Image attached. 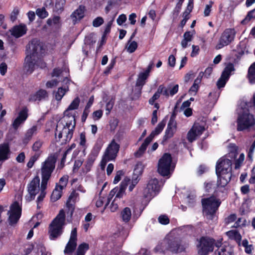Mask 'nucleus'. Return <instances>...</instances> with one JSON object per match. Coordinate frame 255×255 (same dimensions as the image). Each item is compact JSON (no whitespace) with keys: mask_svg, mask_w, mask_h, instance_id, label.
Instances as JSON below:
<instances>
[{"mask_svg":"<svg viewBox=\"0 0 255 255\" xmlns=\"http://www.w3.org/2000/svg\"><path fill=\"white\" fill-rule=\"evenodd\" d=\"M160 189L161 186L158 180L152 178L148 181L146 187L144 189V196L147 198L151 199L158 193Z\"/></svg>","mask_w":255,"mask_h":255,"instance_id":"obj_13","label":"nucleus"},{"mask_svg":"<svg viewBox=\"0 0 255 255\" xmlns=\"http://www.w3.org/2000/svg\"><path fill=\"white\" fill-rule=\"evenodd\" d=\"M75 124V120L73 117L63 116L57 122L55 132L56 141L60 144L69 141L73 136Z\"/></svg>","mask_w":255,"mask_h":255,"instance_id":"obj_1","label":"nucleus"},{"mask_svg":"<svg viewBox=\"0 0 255 255\" xmlns=\"http://www.w3.org/2000/svg\"><path fill=\"white\" fill-rule=\"evenodd\" d=\"M43 142L42 140L37 139L34 142L32 145V150L34 151L38 152L37 153L40 154V149L43 145Z\"/></svg>","mask_w":255,"mask_h":255,"instance_id":"obj_49","label":"nucleus"},{"mask_svg":"<svg viewBox=\"0 0 255 255\" xmlns=\"http://www.w3.org/2000/svg\"><path fill=\"white\" fill-rule=\"evenodd\" d=\"M253 18H255V8L248 12L245 18L242 20L241 23L246 24Z\"/></svg>","mask_w":255,"mask_h":255,"instance_id":"obj_45","label":"nucleus"},{"mask_svg":"<svg viewBox=\"0 0 255 255\" xmlns=\"http://www.w3.org/2000/svg\"><path fill=\"white\" fill-rule=\"evenodd\" d=\"M26 31L27 27L24 24L14 26L10 30L11 35L16 38L22 36L26 33Z\"/></svg>","mask_w":255,"mask_h":255,"instance_id":"obj_22","label":"nucleus"},{"mask_svg":"<svg viewBox=\"0 0 255 255\" xmlns=\"http://www.w3.org/2000/svg\"><path fill=\"white\" fill-rule=\"evenodd\" d=\"M202 78L200 76H198L194 82L193 85L190 89V92H194L195 94L198 90L199 88V84L201 82Z\"/></svg>","mask_w":255,"mask_h":255,"instance_id":"obj_43","label":"nucleus"},{"mask_svg":"<svg viewBox=\"0 0 255 255\" xmlns=\"http://www.w3.org/2000/svg\"><path fill=\"white\" fill-rule=\"evenodd\" d=\"M78 195V193L77 192H73L69 197L68 200L67 202V205L68 206H69L70 205L72 206V203L74 202L76 200Z\"/></svg>","mask_w":255,"mask_h":255,"instance_id":"obj_52","label":"nucleus"},{"mask_svg":"<svg viewBox=\"0 0 255 255\" xmlns=\"http://www.w3.org/2000/svg\"><path fill=\"white\" fill-rule=\"evenodd\" d=\"M121 217L125 223H128L131 217V211L129 208L125 207L121 212Z\"/></svg>","mask_w":255,"mask_h":255,"instance_id":"obj_32","label":"nucleus"},{"mask_svg":"<svg viewBox=\"0 0 255 255\" xmlns=\"http://www.w3.org/2000/svg\"><path fill=\"white\" fill-rule=\"evenodd\" d=\"M142 170L143 169L141 165L137 164L135 166L133 171V176L131 180H130V181L128 183V185L129 184L128 187V190L129 191H131L138 182L139 175L142 173Z\"/></svg>","mask_w":255,"mask_h":255,"instance_id":"obj_17","label":"nucleus"},{"mask_svg":"<svg viewBox=\"0 0 255 255\" xmlns=\"http://www.w3.org/2000/svg\"><path fill=\"white\" fill-rule=\"evenodd\" d=\"M40 179L36 176L33 179L27 186L28 194L25 196V200L30 202L35 198V195L40 191Z\"/></svg>","mask_w":255,"mask_h":255,"instance_id":"obj_14","label":"nucleus"},{"mask_svg":"<svg viewBox=\"0 0 255 255\" xmlns=\"http://www.w3.org/2000/svg\"><path fill=\"white\" fill-rule=\"evenodd\" d=\"M119 148L120 145L116 142L115 139H113L106 149L102 156L100 163L101 168L102 170L105 169L108 162L114 160L116 159Z\"/></svg>","mask_w":255,"mask_h":255,"instance_id":"obj_8","label":"nucleus"},{"mask_svg":"<svg viewBox=\"0 0 255 255\" xmlns=\"http://www.w3.org/2000/svg\"><path fill=\"white\" fill-rule=\"evenodd\" d=\"M255 124V120L253 116L248 110H243V112L239 115L237 120V129L242 131L248 129Z\"/></svg>","mask_w":255,"mask_h":255,"instance_id":"obj_10","label":"nucleus"},{"mask_svg":"<svg viewBox=\"0 0 255 255\" xmlns=\"http://www.w3.org/2000/svg\"><path fill=\"white\" fill-rule=\"evenodd\" d=\"M79 144L84 148L86 147V139L85 132H81L79 137Z\"/></svg>","mask_w":255,"mask_h":255,"instance_id":"obj_58","label":"nucleus"},{"mask_svg":"<svg viewBox=\"0 0 255 255\" xmlns=\"http://www.w3.org/2000/svg\"><path fill=\"white\" fill-rule=\"evenodd\" d=\"M246 221L245 219L243 218H239L238 219L237 221L235 223L233 227L234 228H239L242 226H245L246 225Z\"/></svg>","mask_w":255,"mask_h":255,"instance_id":"obj_60","label":"nucleus"},{"mask_svg":"<svg viewBox=\"0 0 255 255\" xmlns=\"http://www.w3.org/2000/svg\"><path fill=\"white\" fill-rule=\"evenodd\" d=\"M68 90V87H61L58 88L57 91L55 93V99L57 101H60Z\"/></svg>","mask_w":255,"mask_h":255,"instance_id":"obj_42","label":"nucleus"},{"mask_svg":"<svg viewBox=\"0 0 255 255\" xmlns=\"http://www.w3.org/2000/svg\"><path fill=\"white\" fill-rule=\"evenodd\" d=\"M137 43L135 41L129 40L126 48L128 52L131 53L137 49Z\"/></svg>","mask_w":255,"mask_h":255,"instance_id":"obj_41","label":"nucleus"},{"mask_svg":"<svg viewBox=\"0 0 255 255\" xmlns=\"http://www.w3.org/2000/svg\"><path fill=\"white\" fill-rule=\"evenodd\" d=\"M226 234L230 239L236 241L239 246L241 245L242 236L237 231H229L226 233Z\"/></svg>","mask_w":255,"mask_h":255,"instance_id":"obj_30","label":"nucleus"},{"mask_svg":"<svg viewBox=\"0 0 255 255\" xmlns=\"http://www.w3.org/2000/svg\"><path fill=\"white\" fill-rule=\"evenodd\" d=\"M158 220L162 225H167L169 223V219L166 215H160L158 217Z\"/></svg>","mask_w":255,"mask_h":255,"instance_id":"obj_61","label":"nucleus"},{"mask_svg":"<svg viewBox=\"0 0 255 255\" xmlns=\"http://www.w3.org/2000/svg\"><path fill=\"white\" fill-rule=\"evenodd\" d=\"M36 13L41 18H46L48 15V12L43 7L38 8L36 11Z\"/></svg>","mask_w":255,"mask_h":255,"instance_id":"obj_51","label":"nucleus"},{"mask_svg":"<svg viewBox=\"0 0 255 255\" xmlns=\"http://www.w3.org/2000/svg\"><path fill=\"white\" fill-rule=\"evenodd\" d=\"M62 190V189L56 186L51 196V199L52 201L55 202L60 198Z\"/></svg>","mask_w":255,"mask_h":255,"instance_id":"obj_38","label":"nucleus"},{"mask_svg":"<svg viewBox=\"0 0 255 255\" xmlns=\"http://www.w3.org/2000/svg\"><path fill=\"white\" fill-rule=\"evenodd\" d=\"M236 31L233 28H227L222 33L215 48L219 50L229 45L234 39Z\"/></svg>","mask_w":255,"mask_h":255,"instance_id":"obj_12","label":"nucleus"},{"mask_svg":"<svg viewBox=\"0 0 255 255\" xmlns=\"http://www.w3.org/2000/svg\"><path fill=\"white\" fill-rule=\"evenodd\" d=\"M221 242L216 241L209 237H202L198 240L197 245L198 254L199 255H208L210 253L213 251L214 246L219 247Z\"/></svg>","mask_w":255,"mask_h":255,"instance_id":"obj_6","label":"nucleus"},{"mask_svg":"<svg viewBox=\"0 0 255 255\" xmlns=\"http://www.w3.org/2000/svg\"><path fill=\"white\" fill-rule=\"evenodd\" d=\"M241 245L245 248V251L248 254H251L254 248L252 245H249V242L247 239L243 241Z\"/></svg>","mask_w":255,"mask_h":255,"instance_id":"obj_46","label":"nucleus"},{"mask_svg":"<svg viewBox=\"0 0 255 255\" xmlns=\"http://www.w3.org/2000/svg\"><path fill=\"white\" fill-rule=\"evenodd\" d=\"M46 187H47V184H45V186L44 187L42 186V183H41L40 194L37 198V202H41V201H42V200L44 198L45 194H46L45 190L46 189Z\"/></svg>","mask_w":255,"mask_h":255,"instance_id":"obj_56","label":"nucleus"},{"mask_svg":"<svg viewBox=\"0 0 255 255\" xmlns=\"http://www.w3.org/2000/svg\"><path fill=\"white\" fill-rule=\"evenodd\" d=\"M93 161L92 159H88L85 165V168L83 169V172L84 174H86L91 170V168L93 165Z\"/></svg>","mask_w":255,"mask_h":255,"instance_id":"obj_57","label":"nucleus"},{"mask_svg":"<svg viewBox=\"0 0 255 255\" xmlns=\"http://www.w3.org/2000/svg\"><path fill=\"white\" fill-rule=\"evenodd\" d=\"M65 225V214L64 210H61L49 225L48 233L50 239L54 240L61 236Z\"/></svg>","mask_w":255,"mask_h":255,"instance_id":"obj_4","label":"nucleus"},{"mask_svg":"<svg viewBox=\"0 0 255 255\" xmlns=\"http://www.w3.org/2000/svg\"><path fill=\"white\" fill-rule=\"evenodd\" d=\"M234 71V66L233 64L229 63L225 68L221 75L224 76L227 79H229L231 72Z\"/></svg>","mask_w":255,"mask_h":255,"instance_id":"obj_39","label":"nucleus"},{"mask_svg":"<svg viewBox=\"0 0 255 255\" xmlns=\"http://www.w3.org/2000/svg\"><path fill=\"white\" fill-rule=\"evenodd\" d=\"M245 160V155L244 153H241L238 159L235 161V167L236 169L239 168L242 165Z\"/></svg>","mask_w":255,"mask_h":255,"instance_id":"obj_53","label":"nucleus"},{"mask_svg":"<svg viewBox=\"0 0 255 255\" xmlns=\"http://www.w3.org/2000/svg\"><path fill=\"white\" fill-rule=\"evenodd\" d=\"M27 118V110L26 109H24L21 111L18 117L14 121L12 126L14 129H17L19 126L24 123Z\"/></svg>","mask_w":255,"mask_h":255,"instance_id":"obj_23","label":"nucleus"},{"mask_svg":"<svg viewBox=\"0 0 255 255\" xmlns=\"http://www.w3.org/2000/svg\"><path fill=\"white\" fill-rule=\"evenodd\" d=\"M56 159L53 156H48L47 159L41 163L40 173L41 175L42 186L44 187L47 184L51 174L55 167Z\"/></svg>","mask_w":255,"mask_h":255,"instance_id":"obj_7","label":"nucleus"},{"mask_svg":"<svg viewBox=\"0 0 255 255\" xmlns=\"http://www.w3.org/2000/svg\"><path fill=\"white\" fill-rule=\"evenodd\" d=\"M37 130V126H33L29 128L26 132L23 138V142L25 144L27 143L32 138L33 135L36 134Z\"/></svg>","mask_w":255,"mask_h":255,"instance_id":"obj_29","label":"nucleus"},{"mask_svg":"<svg viewBox=\"0 0 255 255\" xmlns=\"http://www.w3.org/2000/svg\"><path fill=\"white\" fill-rule=\"evenodd\" d=\"M124 174V172L122 170H119L117 172L116 175L114 178L113 183L114 184L118 183L121 179V177Z\"/></svg>","mask_w":255,"mask_h":255,"instance_id":"obj_64","label":"nucleus"},{"mask_svg":"<svg viewBox=\"0 0 255 255\" xmlns=\"http://www.w3.org/2000/svg\"><path fill=\"white\" fill-rule=\"evenodd\" d=\"M216 255H232L231 249L229 247H221L215 252Z\"/></svg>","mask_w":255,"mask_h":255,"instance_id":"obj_40","label":"nucleus"},{"mask_svg":"<svg viewBox=\"0 0 255 255\" xmlns=\"http://www.w3.org/2000/svg\"><path fill=\"white\" fill-rule=\"evenodd\" d=\"M129 181H130L129 178L128 177L125 178L121 182L120 188L116 187L110 191L108 197L107 199V202L105 203L104 210H105L106 207L109 204L110 200L112 199L115 195H116L115 199H116V200L123 196L125 190L128 186V183Z\"/></svg>","mask_w":255,"mask_h":255,"instance_id":"obj_11","label":"nucleus"},{"mask_svg":"<svg viewBox=\"0 0 255 255\" xmlns=\"http://www.w3.org/2000/svg\"><path fill=\"white\" fill-rule=\"evenodd\" d=\"M186 248L187 246L179 239L170 234L155 248L154 250L158 253L169 251L172 254H178L185 251Z\"/></svg>","mask_w":255,"mask_h":255,"instance_id":"obj_2","label":"nucleus"},{"mask_svg":"<svg viewBox=\"0 0 255 255\" xmlns=\"http://www.w3.org/2000/svg\"><path fill=\"white\" fill-rule=\"evenodd\" d=\"M21 213V209L17 202H14L10 207L8 212V222L10 225H14L17 223L19 219Z\"/></svg>","mask_w":255,"mask_h":255,"instance_id":"obj_15","label":"nucleus"},{"mask_svg":"<svg viewBox=\"0 0 255 255\" xmlns=\"http://www.w3.org/2000/svg\"><path fill=\"white\" fill-rule=\"evenodd\" d=\"M151 141L147 137L145 138L144 142L139 147L138 150L135 153V155L136 157H139L143 154L147 148V146L151 142Z\"/></svg>","mask_w":255,"mask_h":255,"instance_id":"obj_35","label":"nucleus"},{"mask_svg":"<svg viewBox=\"0 0 255 255\" xmlns=\"http://www.w3.org/2000/svg\"><path fill=\"white\" fill-rule=\"evenodd\" d=\"M10 155L9 146L7 143L0 144V162L8 159Z\"/></svg>","mask_w":255,"mask_h":255,"instance_id":"obj_25","label":"nucleus"},{"mask_svg":"<svg viewBox=\"0 0 255 255\" xmlns=\"http://www.w3.org/2000/svg\"><path fill=\"white\" fill-rule=\"evenodd\" d=\"M165 126V122L164 121H161L158 124L155 129L153 130L147 137L152 141L155 135H158L162 131Z\"/></svg>","mask_w":255,"mask_h":255,"instance_id":"obj_31","label":"nucleus"},{"mask_svg":"<svg viewBox=\"0 0 255 255\" xmlns=\"http://www.w3.org/2000/svg\"><path fill=\"white\" fill-rule=\"evenodd\" d=\"M89 245L83 243L80 244L77 251V255H84L86 252L89 249Z\"/></svg>","mask_w":255,"mask_h":255,"instance_id":"obj_44","label":"nucleus"},{"mask_svg":"<svg viewBox=\"0 0 255 255\" xmlns=\"http://www.w3.org/2000/svg\"><path fill=\"white\" fill-rule=\"evenodd\" d=\"M52 77H56L57 79H53L51 81H48L46 84L47 88H51L56 86L58 82L63 79L64 76L60 69L55 68L52 73Z\"/></svg>","mask_w":255,"mask_h":255,"instance_id":"obj_18","label":"nucleus"},{"mask_svg":"<svg viewBox=\"0 0 255 255\" xmlns=\"http://www.w3.org/2000/svg\"><path fill=\"white\" fill-rule=\"evenodd\" d=\"M68 181V176L67 175L62 177L59 182V184L56 186L63 189L67 186Z\"/></svg>","mask_w":255,"mask_h":255,"instance_id":"obj_48","label":"nucleus"},{"mask_svg":"<svg viewBox=\"0 0 255 255\" xmlns=\"http://www.w3.org/2000/svg\"><path fill=\"white\" fill-rule=\"evenodd\" d=\"M48 97V94L45 90H39L34 94L31 95L29 98L30 101H39L45 99Z\"/></svg>","mask_w":255,"mask_h":255,"instance_id":"obj_26","label":"nucleus"},{"mask_svg":"<svg viewBox=\"0 0 255 255\" xmlns=\"http://www.w3.org/2000/svg\"><path fill=\"white\" fill-rule=\"evenodd\" d=\"M174 166L172 164V157L170 154L164 153L159 160L158 172L163 176H168L171 171L174 169Z\"/></svg>","mask_w":255,"mask_h":255,"instance_id":"obj_9","label":"nucleus"},{"mask_svg":"<svg viewBox=\"0 0 255 255\" xmlns=\"http://www.w3.org/2000/svg\"><path fill=\"white\" fill-rule=\"evenodd\" d=\"M229 79L221 75L217 82V86L218 89L224 87Z\"/></svg>","mask_w":255,"mask_h":255,"instance_id":"obj_50","label":"nucleus"},{"mask_svg":"<svg viewBox=\"0 0 255 255\" xmlns=\"http://www.w3.org/2000/svg\"><path fill=\"white\" fill-rule=\"evenodd\" d=\"M164 89H163V85H160L156 91V92L153 95V96L149 100V103L150 105H153L155 102V100L158 99L160 95H167V93L165 92V91H163Z\"/></svg>","mask_w":255,"mask_h":255,"instance_id":"obj_34","label":"nucleus"},{"mask_svg":"<svg viewBox=\"0 0 255 255\" xmlns=\"http://www.w3.org/2000/svg\"><path fill=\"white\" fill-rule=\"evenodd\" d=\"M177 130V123L175 120L171 118L168 123L167 128L166 129L164 140H166L171 138Z\"/></svg>","mask_w":255,"mask_h":255,"instance_id":"obj_19","label":"nucleus"},{"mask_svg":"<svg viewBox=\"0 0 255 255\" xmlns=\"http://www.w3.org/2000/svg\"><path fill=\"white\" fill-rule=\"evenodd\" d=\"M246 77L250 84H255V62L249 67Z\"/></svg>","mask_w":255,"mask_h":255,"instance_id":"obj_27","label":"nucleus"},{"mask_svg":"<svg viewBox=\"0 0 255 255\" xmlns=\"http://www.w3.org/2000/svg\"><path fill=\"white\" fill-rule=\"evenodd\" d=\"M193 131L199 137L206 129V124L204 122H195L192 127Z\"/></svg>","mask_w":255,"mask_h":255,"instance_id":"obj_28","label":"nucleus"},{"mask_svg":"<svg viewBox=\"0 0 255 255\" xmlns=\"http://www.w3.org/2000/svg\"><path fill=\"white\" fill-rule=\"evenodd\" d=\"M203 212L207 219L212 220L214 215L221 204V201L214 196L202 200Z\"/></svg>","mask_w":255,"mask_h":255,"instance_id":"obj_5","label":"nucleus"},{"mask_svg":"<svg viewBox=\"0 0 255 255\" xmlns=\"http://www.w3.org/2000/svg\"><path fill=\"white\" fill-rule=\"evenodd\" d=\"M39 156V153H36L34 156H33L29 160V161L28 162L27 164V166L28 167V168H31L33 164H34V163L35 162V161L37 159V158H38Z\"/></svg>","mask_w":255,"mask_h":255,"instance_id":"obj_62","label":"nucleus"},{"mask_svg":"<svg viewBox=\"0 0 255 255\" xmlns=\"http://www.w3.org/2000/svg\"><path fill=\"white\" fill-rule=\"evenodd\" d=\"M27 55L35 57L43 53L42 43L38 40L34 39L31 40L28 45Z\"/></svg>","mask_w":255,"mask_h":255,"instance_id":"obj_16","label":"nucleus"},{"mask_svg":"<svg viewBox=\"0 0 255 255\" xmlns=\"http://www.w3.org/2000/svg\"><path fill=\"white\" fill-rule=\"evenodd\" d=\"M85 10V6L80 5L71 13L70 17L74 24H75L84 17Z\"/></svg>","mask_w":255,"mask_h":255,"instance_id":"obj_20","label":"nucleus"},{"mask_svg":"<svg viewBox=\"0 0 255 255\" xmlns=\"http://www.w3.org/2000/svg\"><path fill=\"white\" fill-rule=\"evenodd\" d=\"M104 23V19L100 16L97 17L94 19L92 22L94 27H97L101 26Z\"/></svg>","mask_w":255,"mask_h":255,"instance_id":"obj_59","label":"nucleus"},{"mask_svg":"<svg viewBox=\"0 0 255 255\" xmlns=\"http://www.w3.org/2000/svg\"><path fill=\"white\" fill-rule=\"evenodd\" d=\"M35 57L27 55L25 58L24 68L27 73H31L35 67Z\"/></svg>","mask_w":255,"mask_h":255,"instance_id":"obj_24","label":"nucleus"},{"mask_svg":"<svg viewBox=\"0 0 255 255\" xmlns=\"http://www.w3.org/2000/svg\"><path fill=\"white\" fill-rule=\"evenodd\" d=\"M178 85H175L173 87H171L170 86H169L168 87H165L163 86V89H164L163 91H165V92L167 93V95H163L164 96L166 97H168L169 96H173L176 93H177L178 91Z\"/></svg>","mask_w":255,"mask_h":255,"instance_id":"obj_37","label":"nucleus"},{"mask_svg":"<svg viewBox=\"0 0 255 255\" xmlns=\"http://www.w3.org/2000/svg\"><path fill=\"white\" fill-rule=\"evenodd\" d=\"M228 148L229 151H230V154L233 153L234 158H236L238 154V147L236 146L235 144H230V145L228 146Z\"/></svg>","mask_w":255,"mask_h":255,"instance_id":"obj_54","label":"nucleus"},{"mask_svg":"<svg viewBox=\"0 0 255 255\" xmlns=\"http://www.w3.org/2000/svg\"><path fill=\"white\" fill-rule=\"evenodd\" d=\"M232 162L229 159L222 157L217 162L216 172L218 176L217 185L225 187L230 181L232 176Z\"/></svg>","mask_w":255,"mask_h":255,"instance_id":"obj_3","label":"nucleus"},{"mask_svg":"<svg viewBox=\"0 0 255 255\" xmlns=\"http://www.w3.org/2000/svg\"><path fill=\"white\" fill-rule=\"evenodd\" d=\"M19 13V9L18 7H14L10 15V20L12 22L15 21L17 19Z\"/></svg>","mask_w":255,"mask_h":255,"instance_id":"obj_55","label":"nucleus"},{"mask_svg":"<svg viewBox=\"0 0 255 255\" xmlns=\"http://www.w3.org/2000/svg\"><path fill=\"white\" fill-rule=\"evenodd\" d=\"M199 136L194 132L192 128L188 131L187 134V139L189 142H192L196 140Z\"/></svg>","mask_w":255,"mask_h":255,"instance_id":"obj_47","label":"nucleus"},{"mask_svg":"<svg viewBox=\"0 0 255 255\" xmlns=\"http://www.w3.org/2000/svg\"><path fill=\"white\" fill-rule=\"evenodd\" d=\"M66 0H55L53 10L58 13H61L64 9Z\"/></svg>","mask_w":255,"mask_h":255,"instance_id":"obj_36","label":"nucleus"},{"mask_svg":"<svg viewBox=\"0 0 255 255\" xmlns=\"http://www.w3.org/2000/svg\"><path fill=\"white\" fill-rule=\"evenodd\" d=\"M117 201V200H116V199H114L109 206V208L112 212L116 211L118 209L119 205Z\"/></svg>","mask_w":255,"mask_h":255,"instance_id":"obj_63","label":"nucleus"},{"mask_svg":"<svg viewBox=\"0 0 255 255\" xmlns=\"http://www.w3.org/2000/svg\"><path fill=\"white\" fill-rule=\"evenodd\" d=\"M80 100L79 98L77 97L71 102L70 105L69 106L67 110L64 112V116L68 117V118L70 117H73V119L75 120V112L74 111V110L78 109Z\"/></svg>","mask_w":255,"mask_h":255,"instance_id":"obj_21","label":"nucleus"},{"mask_svg":"<svg viewBox=\"0 0 255 255\" xmlns=\"http://www.w3.org/2000/svg\"><path fill=\"white\" fill-rule=\"evenodd\" d=\"M148 77L147 73L141 72L139 74L136 82V86L138 88L139 91L141 90L142 87L145 84V81Z\"/></svg>","mask_w":255,"mask_h":255,"instance_id":"obj_33","label":"nucleus"}]
</instances>
